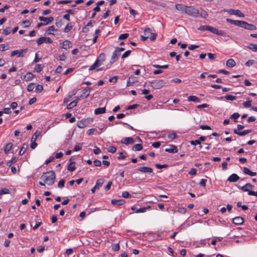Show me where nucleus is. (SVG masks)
I'll return each mask as SVG.
<instances>
[{
  "instance_id": "1",
  "label": "nucleus",
  "mask_w": 257,
  "mask_h": 257,
  "mask_svg": "<svg viewBox=\"0 0 257 257\" xmlns=\"http://www.w3.org/2000/svg\"><path fill=\"white\" fill-rule=\"evenodd\" d=\"M175 7L178 11L182 13H185L194 18L199 16L205 18L208 16L207 13L201 8L196 9L193 6H187L183 4H177Z\"/></svg>"
},
{
  "instance_id": "2",
  "label": "nucleus",
  "mask_w": 257,
  "mask_h": 257,
  "mask_svg": "<svg viewBox=\"0 0 257 257\" xmlns=\"http://www.w3.org/2000/svg\"><path fill=\"white\" fill-rule=\"evenodd\" d=\"M55 172L53 171H51L43 173L41 179L44 181L45 184L51 186L55 182Z\"/></svg>"
},
{
  "instance_id": "3",
  "label": "nucleus",
  "mask_w": 257,
  "mask_h": 257,
  "mask_svg": "<svg viewBox=\"0 0 257 257\" xmlns=\"http://www.w3.org/2000/svg\"><path fill=\"white\" fill-rule=\"evenodd\" d=\"M150 83L151 87L156 89H160L166 84L164 80H154Z\"/></svg>"
},
{
  "instance_id": "4",
  "label": "nucleus",
  "mask_w": 257,
  "mask_h": 257,
  "mask_svg": "<svg viewBox=\"0 0 257 257\" xmlns=\"http://www.w3.org/2000/svg\"><path fill=\"white\" fill-rule=\"evenodd\" d=\"M92 119L89 118L82 119L78 121L77 123V126L80 128H83L88 125L91 122Z\"/></svg>"
},
{
  "instance_id": "5",
  "label": "nucleus",
  "mask_w": 257,
  "mask_h": 257,
  "mask_svg": "<svg viewBox=\"0 0 257 257\" xmlns=\"http://www.w3.org/2000/svg\"><path fill=\"white\" fill-rule=\"evenodd\" d=\"M27 49H24L21 50H14L12 52L11 56L12 57L17 55L19 57H23L24 56L25 54H26L27 52Z\"/></svg>"
},
{
  "instance_id": "6",
  "label": "nucleus",
  "mask_w": 257,
  "mask_h": 257,
  "mask_svg": "<svg viewBox=\"0 0 257 257\" xmlns=\"http://www.w3.org/2000/svg\"><path fill=\"white\" fill-rule=\"evenodd\" d=\"M53 42L52 40L49 37H41L38 39L37 43L38 46H40L43 43L47 44H51Z\"/></svg>"
},
{
  "instance_id": "7",
  "label": "nucleus",
  "mask_w": 257,
  "mask_h": 257,
  "mask_svg": "<svg viewBox=\"0 0 257 257\" xmlns=\"http://www.w3.org/2000/svg\"><path fill=\"white\" fill-rule=\"evenodd\" d=\"M241 28L250 31H253L256 29V27L255 25L251 24H248V23L245 21H243Z\"/></svg>"
},
{
  "instance_id": "8",
  "label": "nucleus",
  "mask_w": 257,
  "mask_h": 257,
  "mask_svg": "<svg viewBox=\"0 0 257 257\" xmlns=\"http://www.w3.org/2000/svg\"><path fill=\"white\" fill-rule=\"evenodd\" d=\"M90 87H86L82 90V94L80 95V97L82 98H85L89 95V93L92 90Z\"/></svg>"
},
{
  "instance_id": "9",
  "label": "nucleus",
  "mask_w": 257,
  "mask_h": 257,
  "mask_svg": "<svg viewBox=\"0 0 257 257\" xmlns=\"http://www.w3.org/2000/svg\"><path fill=\"white\" fill-rule=\"evenodd\" d=\"M227 12L231 15L237 16L240 18H243L244 15L239 10L229 9Z\"/></svg>"
},
{
  "instance_id": "10",
  "label": "nucleus",
  "mask_w": 257,
  "mask_h": 257,
  "mask_svg": "<svg viewBox=\"0 0 257 257\" xmlns=\"http://www.w3.org/2000/svg\"><path fill=\"white\" fill-rule=\"evenodd\" d=\"M209 32H210L213 34H215L217 35H218V36H225L226 35V33L224 31H222V30H219L217 29H216L214 27H211Z\"/></svg>"
},
{
  "instance_id": "11",
  "label": "nucleus",
  "mask_w": 257,
  "mask_h": 257,
  "mask_svg": "<svg viewBox=\"0 0 257 257\" xmlns=\"http://www.w3.org/2000/svg\"><path fill=\"white\" fill-rule=\"evenodd\" d=\"M39 20L45 22L44 24L46 25L52 22L54 20V18L52 17H44L43 16H40L39 17Z\"/></svg>"
},
{
  "instance_id": "12",
  "label": "nucleus",
  "mask_w": 257,
  "mask_h": 257,
  "mask_svg": "<svg viewBox=\"0 0 257 257\" xmlns=\"http://www.w3.org/2000/svg\"><path fill=\"white\" fill-rule=\"evenodd\" d=\"M120 56V53L118 52L116 50H114V51L112 53V57L110 60V63L112 64L114 62H116L118 58V57Z\"/></svg>"
},
{
  "instance_id": "13",
  "label": "nucleus",
  "mask_w": 257,
  "mask_h": 257,
  "mask_svg": "<svg viewBox=\"0 0 257 257\" xmlns=\"http://www.w3.org/2000/svg\"><path fill=\"white\" fill-rule=\"evenodd\" d=\"M170 148L165 149V151L169 153H176L178 152V149L176 146L170 145Z\"/></svg>"
},
{
  "instance_id": "14",
  "label": "nucleus",
  "mask_w": 257,
  "mask_h": 257,
  "mask_svg": "<svg viewBox=\"0 0 257 257\" xmlns=\"http://www.w3.org/2000/svg\"><path fill=\"white\" fill-rule=\"evenodd\" d=\"M243 222V218L240 216H237L232 219V222L236 225H241Z\"/></svg>"
},
{
  "instance_id": "15",
  "label": "nucleus",
  "mask_w": 257,
  "mask_h": 257,
  "mask_svg": "<svg viewBox=\"0 0 257 257\" xmlns=\"http://www.w3.org/2000/svg\"><path fill=\"white\" fill-rule=\"evenodd\" d=\"M137 170L142 173H151L153 172L152 168L148 167H142L139 168Z\"/></svg>"
},
{
  "instance_id": "16",
  "label": "nucleus",
  "mask_w": 257,
  "mask_h": 257,
  "mask_svg": "<svg viewBox=\"0 0 257 257\" xmlns=\"http://www.w3.org/2000/svg\"><path fill=\"white\" fill-rule=\"evenodd\" d=\"M121 143L127 145L134 144L135 141L134 139L131 137H125L121 140Z\"/></svg>"
},
{
  "instance_id": "17",
  "label": "nucleus",
  "mask_w": 257,
  "mask_h": 257,
  "mask_svg": "<svg viewBox=\"0 0 257 257\" xmlns=\"http://www.w3.org/2000/svg\"><path fill=\"white\" fill-rule=\"evenodd\" d=\"M253 187V186L250 183H246L245 185L241 187V190L243 192H247L248 193L249 191H252L250 190V189H252Z\"/></svg>"
},
{
  "instance_id": "18",
  "label": "nucleus",
  "mask_w": 257,
  "mask_h": 257,
  "mask_svg": "<svg viewBox=\"0 0 257 257\" xmlns=\"http://www.w3.org/2000/svg\"><path fill=\"white\" fill-rule=\"evenodd\" d=\"M252 132L251 130H246L242 132H238L237 130L234 129L233 132L234 134H237L240 136H243L248 134Z\"/></svg>"
},
{
  "instance_id": "19",
  "label": "nucleus",
  "mask_w": 257,
  "mask_h": 257,
  "mask_svg": "<svg viewBox=\"0 0 257 257\" xmlns=\"http://www.w3.org/2000/svg\"><path fill=\"white\" fill-rule=\"evenodd\" d=\"M239 179V176L236 174H232L228 178L227 180L230 182H235Z\"/></svg>"
},
{
  "instance_id": "20",
  "label": "nucleus",
  "mask_w": 257,
  "mask_h": 257,
  "mask_svg": "<svg viewBox=\"0 0 257 257\" xmlns=\"http://www.w3.org/2000/svg\"><path fill=\"white\" fill-rule=\"evenodd\" d=\"M111 203L113 205L115 206H120L123 205L125 202V200L123 199H119V200H115V199H112L111 201Z\"/></svg>"
},
{
  "instance_id": "21",
  "label": "nucleus",
  "mask_w": 257,
  "mask_h": 257,
  "mask_svg": "<svg viewBox=\"0 0 257 257\" xmlns=\"http://www.w3.org/2000/svg\"><path fill=\"white\" fill-rule=\"evenodd\" d=\"M243 172L247 175L250 176H255L256 175V173L255 172L251 171L248 168L244 167L243 169Z\"/></svg>"
},
{
  "instance_id": "22",
  "label": "nucleus",
  "mask_w": 257,
  "mask_h": 257,
  "mask_svg": "<svg viewBox=\"0 0 257 257\" xmlns=\"http://www.w3.org/2000/svg\"><path fill=\"white\" fill-rule=\"evenodd\" d=\"M71 43L68 40H65L62 43V48L64 49H67L71 47Z\"/></svg>"
},
{
  "instance_id": "23",
  "label": "nucleus",
  "mask_w": 257,
  "mask_h": 257,
  "mask_svg": "<svg viewBox=\"0 0 257 257\" xmlns=\"http://www.w3.org/2000/svg\"><path fill=\"white\" fill-rule=\"evenodd\" d=\"M106 108L105 107H99L95 109L94 114L95 115H98L99 114H102L105 112Z\"/></svg>"
},
{
  "instance_id": "24",
  "label": "nucleus",
  "mask_w": 257,
  "mask_h": 257,
  "mask_svg": "<svg viewBox=\"0 0 257 257\" xmlns=\"http://www.w3.org/2000/svg\"><path fill=\"white\" fill-rule=\"evenodd\" d=\"M55 31V27L54 26H51L47 28V30H46L45 32V34L48 35H54L53 32Z\"/></svg>"
},
{
  "instance_id": "25",
  "label": "nucleus",
  "mask_w": 257,
  "mask_h": 257,
  "mask_svg": "<svg viewBox=\"0 0 257 257\" xmlns=\"http://www.w3.org/2000/svg\"><path fill=\"white\" fill-rule=\"evenodd\" d=\"M78 102V99H75L74 100H73V101H72L71 102H70L67 106V108L68 109H71L72 108H73V107H74L75 106H76L77 103Z\"/></svg>"
},
{
  "instance_id": "26",
  "label": "nucleus",
  "mask_w": 257,
  "mask_h": 257,
  "mask_svg": "<svg viewBox=\"0 0 257 257\" xmlns=\"http://www.w3.org/2000/svg\"><path fill=\"white\" fill-rule=\"evenodd\" d=\"M28 145L24 144L23 145L22 147L21 148V149L19 151V155L20 156H22L24 154V153L26 152L27 148H28Z\"/></svg>"
},
{
  "instance_id": "27",
  "label": "nucleus",
  "mask_w": 257,
  "mask_h": 257,
  "mask_svg": "<svg viewBox=\"0 0 257 257\" xmlns=\"http://www.w3.org/2000/svg\"><path fill=\"white\" fill-rule=\"evenodd\" d=\"M188 100L189 101H193L197 103L200 102V99L196 96H189L188 97Z\"/></svg>"
},
{
  "instance_id": "28",
  "label": "nucleus",
  "mask_w": 257,
  "mask_h": 257,
  "mask_svg": "<svg viewBox=\"0 0 257 257\" xmlns=\"http://www.w3.org/2000/svg\"><path fill=\"white\" fill-rule=\"evenodd\" d=\"M131 209L135 211L136 213H143L145 212V208H140L138 209L137 207L135 206H133L131 207Z\"/></svg>"
},
{
  "instance_id": "29",
  "label": "nucleus",
  "mask_w": 257,
  "mask_h": 257,
  "mask_svg": "<svg viewBox=\"0 0 257 257\" xmlns=\"http://www.w3.org/2000/svg\"><path fill=\"white\" fill-rule=\"evenodd\" d=\"M235 64L236 63L235 61L232 59H229L226 61V66L229 67H233Z\"/></svg>"
},
{
  "instance_id": "30",
  "label": "nucleus",
  "mask_w": 257,
  "mask_h": 257,
  "mask_svg": "<svg viewBox=\"0 0 257 257\" xmlns=\"http://www.w3.org/2000/svg\"><path fill=\"white\" fill-rule=\"evenodd\" d=\"M34 77L35 75L31 72L27 73L24 76V78H26V80L27 81H31L33 78H34Z\"/></svg>"
},
{
  "instance_id": "31",
  "label": "nucleus",
  "mask_w": 257,
  "mask_h": 257,
  "mask_svg": "<svg viewBox=\"0 0 257 257\" xmlns=\"http://www.w3.org/2000/svg\"><path fill=\"white\" fill-rule=\"evenodd\" d=\"M225 98L226 100L233 101L236 99V97L235 96L231 95H226L224 97H220V99Z\"/></svg>"
},
{
  "instance_id": "32",
  "label": "nucleus",
  "mask_w": 257,
  "mask_h": 257,
  "mask_svg": "<svg viewBox=\"0 0 257 257\" xmlns=\"http://www.w3.org/2000/svg\"><path fill=\"white\" fill-rule=\"evenodd\" d=\"M246 47L253 52L257 51V45L252 43L249 44Z\"/></svg>"
},
{
  "instance_id": "33",
  "label": "nucleus",
  "mask_w": 257,
  "mask_h": 257,
  "mask_svg": "<svg viewBox=\"0 0 257 257\" xmlns=\"http://www.w3.org/2000/svg\"><path fill=\"white\" fill-rule=\"evenodd\" d=\"M104 182V180L102 179H98L95 183V187H97L98 189H99L100 187H101Z\"/></svg>"
},
{
  "instance_id": "34",
  "label": "nucleus",
  "mask_w": 257,
  "mask_h": 257,
  "mask_svg": "<svg viewBox=\"0 0 257 257\" xmlns=\"http://www.w3.org/2000/svg\"><path fill=\"white\" fill-rule=\"evenodd\" d=\"M13 144L11 143H8L4 149V152L6 154H7L12 149Z\"/></svg>"
},
{
  "instance_id": "35",
  "label": "nucleus",
  "mask_w": 257,
  "mask_h": 257,
  "mask_svg": "<svg viewBox=\"0 0 257 257\" xmlns=\"http://www.w3.org/2000/svg\"><path fill=\"white\" fill-rule=\"evenodd\" d=\"M133 150L134 151H141L143 149V146L141 144H136L133 147Z\"/></svg>"
},
{
  "instance_id": "36",
  "label": "nucleus",
  "mask_w": 257,
  "mask_h": 257,
  "mask_svg": "<svg viewBox=\"0 0 257 257\" xmlns=\"http://www.w3.org/2000/svg\"><path fill=\"white\" fill-rule=\"evenodd\" d=\"M43 67H44L43 64H37L34 68V71L37 72H40L42 71Z\"/></svg>"
},
{
  "instance_id": "37",
  "label": "nucleus",
  "mask_w": 257,
  "mask_h": 257,
  "mask_svg": "<svg viewBox=\"0 0 257 257\" xmlns=\"http://www.w3.org/2000/svg\"><path fill=\"white\" fill-rule=\"evenodd\" d=\"M211 26L208 25L201 26L198 29L200 31H210V28Z\"/></svg>"
},
{
  "instance_id": "38",
  "label": "nucleus",
  "mask_w": 257,
  "mask_h": 257,
  "mask_svg": "<svg viewBox=\"0 0 257 257\" xmlns=\"http://www.w3.org/2000/svg\"><path fill=\"white\" fill-rule=\"evenodd\" d=\"M62 19L61 18H57L56 20L55 25L56 26L60 28L63 25Z\"/></svg>"
},
{
  "instance_id": "39",
  "label": "nucleus",
  "mask_w": 257,
  "mask_h": 257,
  "mask_svg": "<svg viewBox=\"0 0 257 257\" xmlns=\"http://www.w3.org/2000/svg\"><path fill=\"white\" fill-rule=\"evenodd\" d=\"M10 193V190L8 189L7 188H3L0 190V199L1 198V197L2 195L3 194H7Z\"/></svg>"
},
{
  "instance_id": "40",
  "label": "nucleus",
  "mask_w": 257,
  "mask_h": 257,
  "mask_svg": "<svg viewBox=\"0 0 257 257\" xmlns=\"http://www.w3.org/2000/svg\"><path fill=\"white\" fill-rule=\"evenodd\" d=\"M72 28V25L71 23H68L65 27L64 32L65 33H68Z\"/></svg>"
},
{
  "instance_id": "41",
  "label": "nucleus",
  "mask_w": 257,
  "mask_h": 257,
  "mask_svg": "<svg viewBox=\"0 0 257 257\" xmlns=\"http://www.w3.org/2000/svg\"><path fill=\"white\" fill-rule=\"evenodd\" d=\"M111 248L113 251H118L120 248L119 244L115 243V244H112Z\"/></svg>"
},
{
  "instance_id": "42",
  "label": "nucleus",
  "mask_w": 257,
  "mask_h": 257,
  "mask_svg": "<svg viewBox=\"0 0 257 257\" xmlns=\"http://www.w3.org/2000/svg\"><path fill=\"white\" fill-rule=\"evenodd\" d=\"M35 87V84L34 83H30L27 86V91L28 92L32 91Z\"/></svg>"
},
{
  "instance_id": "43",
  "label": "nucleus",
  "mask_w": 257,
  "mask_h": 257,
  "mask_svg": "<svg viewBox=\"0 0 257 257\" xmlns=\"http://www.w3.org/2000/svg\"><path fill=\"white\" fill-rule=\"evenodd\" d=\"M43 89V87L42 85L37 84L36 86V91L37 93H40Z\"/></svg>"
},
{
  "instance_id": "44",
  "label": "nucleus",
  "mask_w": 257,
  "mask_h": 257,
  "mask_svg": "<svg viewBox=\"0 0 257 257\" xmlns=\"http://www.w3.org/2000/svg\"><path fill=\"white\" fill-rule=\"evenodd\" d=\"M11 33V28L10 27H8L6 29H5L3 31V34L5 36H7L9 35Z\"/></svg>"
},
{
  "instance_id": "45",
  "label": "nucleus",
  "mask_w": 257,
  "mask_h": 257,
  "mask_svg": "<svg viewBox=\"0 0 257 257\" xmlns=\"http://www.w3.org/2000/svg\"><path fill=\"white\" fill-rule=\"evenodd\" d=\"M129 36V34L128 33H124L121 34L118 37L119 40H124L126 39Z\"/></svg>"
},
{
  "instance_id": "46",
  "label": "nucleus",
  "mask_w": 257,
  "mask_h": 257,
  "mask_svg": "<svg viewBox=\"0 0 257 257\" xmlns=\"http://www.w3.org/2000/svg\"><path fill=\"white\" fill-rule=\"evenodd\" d=\"M243 21H239V20H234L233 22V25L235 26H239L240 27H241L242 23Z\"/></svg>"
},
{
  "instance_id": "47",
  "label": "nucleus",
  "mask_w": 257,
  "mask_h": 257,
  "mask_svg": "<svg viewBox=\"0 0 257 257\" xmlns=\"http://www.w3.org/2000/svg\"><path fill=\"white\" fill-rule=\"evenodd\" d=\"M97 59L100 60V62H103L105 59V55L104 54L101 53Z\"/></svg>"
},
{
  "instance_id": "48",
  "label": "nucleus",
  "mask_w": 257,
  "mask_h": 257,
  "mask_svg": "<svg viewBox=\"0 0 257 257\" xmlns=\"http://www.w3.org/2000/svg\"><path fill=\"white\" fill-rule=\"evenodd\" d=\"M157 37V35L155 33H151L150 35L149 36V38L152 41H154Z\"/></svg>"
},
{
  "instance_id": "49",
  "label": "nucleus",
  "mask_w": 257,
  "mask_h": 257,
  "mask_svg": "<svg viewBox=\"0 0 257 257\" xmlns=\"http://www.w3.org/2000/svg\"><path fill=\"white\" fill-rule=\"evenodd\" d=\"M23 24L24 25V28H27L31 25V22L30 21L26 20L23 22Z\"/></svg>"
},
{
  "instance_id": "50",
  "label": "nucleus",
  "mask_w": 257,
  "mask_h": 257,
  "mask_svg": "<svg viewBox=\"0 0 257 257\" xmlns=\"http://www.w3.org/2000/svg\"><path fill=\"white\" fill-rule=\"evenodd\" d=\"M239 116L240 115L238 113L235 112L230 116V118L235 120L237 119L239 117Z\"/></svg>"
},
{
  "instance_id": "51",
  "label": "nucleus",
  "mask_w": 257,
  "mask_h": 257,
  "mask_svg": "<svg viewBox=\"0 0 257 257\" xmlns=\"http://www.w3.org/2000/svg\"><path fill=\"white\" fill-rule=\"evenodd\" d=\"M131 53V50H127V51H125L123 54V55L121 56V58L122 59H124V58L128 57L130 55Z\"/></svg>"
},
{
  "instance_id": "52",
  "label": "nucleus",
  "mask_w": 257,
  "mask_h": 257,
  "mask_svg": "<svg viewBox=\"0 0 257 257\" xmlns=\"http://www.w3.org/2000/svg\"><path fill=\"white\" fill-rule=\"evenodd\" d=\"M186 208L185 207H179L178 209V212L181 213V214H185L186 212Z\"/></svg>"
},
{
  "instance_id": "53",
  "label": "nucleus",
  "mask_w": 257,
  "mask_h": 257,
  "mask_svg": "<svg viewBox=\"0 0 257 257\" xmlns=\"http://www.w3.org/2000/svg\"><path fill=\"white\" fill-rule=\"evenodd\" d=\"M255 63V61L253 60H249L245 63V66L249 67Z\"/></svg>"
},
{
  "instance_id": "54",
  "label": "nucleus",
  "mask_w": 257,
  "mask_h": 257,
  "mask_svg": "<svg viewBox=\"0 0 257 257\" xmlns=\"http://www.w3.org/2000/svg\"><path fill=\"white\" fill-rule=\"evenodd\" d=\"M108 151L111 153H114L116 151V148L113 146H110L107 149Z\"/></svg>"
},
{
  "instance_id": "55",
  "label": "nucleus",
  "mask_w": 257,
  "mask_h": 257,
  "mask_svg": "<svg viewBox=\"0 0 257 257\" xmlns=\"http://www.w3.org/2000/svg\"><path fill=\"white\" fill-rule=\"evenodd\" d=\"M39 135H40V132H39L38 131L35 132L32 137V141H35L36 140V139H37L38 137L39 136Z\"/></svg>"
},
{
  "instance_id": "56",
  "label": "nucleus",
  "mask_w": 257,
  "mask_h": 257,
  "mask_svg": "<svg viewBox=\"0 0 257 257\" xmlns=\"http://www.w3.org/2000/svg\"><path fill=\"white\" fill-rule=\"evenodd\" d=\"M65 180L64 179L61 180L58 184V187L60 188H62L64 186Z\"/></svg>"
},
{
  "instance_id": "57",
  "label": "nucleus",
  "mask_w": 257,
  "mask_h": 257,
  "mask_svg": "<svg viewBox=\"0 0 257 257\" xmlns=\"http://www.w3.org/2000/svg\"><path fill=\"white\" fill-rule=\"evenodd\" d=\"M98 67L97 62H95L89 68V70L91 71Z\"/></svg>"
},
{
  "instance_id": "58",
  "label": "nucleus",
  "mask_w": 257,
  "mask_h": 257,
  "mask_svg": "<svg viewBox=\"0 0 257 257\" xmlns=\"http://www.w3.org/2000/svg\"><path fill=\"white\" fill-rule=\"evenodd\" d=\"M98 67L97 62H95L89 68V70L91 71Z\"/></svg>"
},
{
  "instance_id": "59",
  "label": "nucleus",
  "mask_w": 257,
  "mask_h": 257,
  "mask_svg": "<svg viewBox=\"0 0 257 257\" xmlns=\"http://www.w3.org/2000/svg\"><path fill=\"white\" fill-rule=\"evenodd\" d=\"M190 144L191 145H194V146H196L197 145H200L201 144V143H200V140H193V141H190Z\"/></svg>"
},
{
  "instance_id": "60",
  "label": "nucleus",
  "mask_w": 257,
  "mask_h": 257,
  "mask_svg": "<svg viewBox=\"0 0 257 257\" xmlns=\"http://www.w3.org/2000/svg\"><path fill=\"white\" fill-rule=\"evenodd\" d=\"M151 33V30L150 28H146L144 31V35L146 36H149Z\"/></svg>"
},
{
  "instance_id": "61",
  "label": "nucleus",
  "mask_w": 257,
  "mask_h": 257,
  "mask_svg": "<svg viewBox=\"0 0 257 257\" xmlns=\"http://www.w3.org/2000/svg\"><path fill=\"white\" fill-rule=\"evenodd\" d=\"M139 105L137 104H135L133 105H129L126 108V110H130L137 108L138 107Z\"/></svg>"
},
{
  "instance_id": "62",
  "label": "nucleus",
  "mask_w": 257,
  "mask_h": 257,
  "mask_svg": "<svg viewBox=\"0 0 257 257\" xmlns=\"http://www.w3.org/2000/svg\"><path fill=\"white\" fill-rule=\"evenodd\" d=\"M206 182H207L206 179H202L199 182V185L203 187H205L206 186Z\"/></svg>"
},
{
  "instance_id": "63",
  "label": "nucleus",
  "mask_w": 257,
  "mask_h": 257,
  "mask_svg": "<svg viewBox=\"0 0 257 257\" xmlns=\"http://www.w3.org/2000/svg\"><path fill=\"white\" fill-rule=\"evenodd\" d=\"M251 100H248V101H244L243 103V105L244 107H246V108L250 107L251 106Z\"/></svg>"
},
{
  "instance_id": "64",
  "label": "nucleus",
  "mask_w": 257,
  "mask_h": 257,
  "mask_svg": "<svg viewBox=\"0 0 257 257\" xmlns=\"http://www.w3.org/2000/svg\"><path fill=\"white\" fill-rule=\"evenodd\" d=\"M121 196L122 197L126 198H129L131 196L130 193L127 191L122 192Z\"/></svg>"
}]
</instances>
